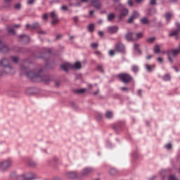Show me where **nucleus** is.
Returning <instances> with one entry per match:
<instances>
[{
    "label": "nucleus",
    "instance_id": "f257e3e1",
    "mask_svg": "<svg viewBox=\"0 0 180 180\" xmlns=\"http://www.w3.org/2000/svg\"><path fill=\"white\" fill-rule=\"evenodd\" d=\"M26 75L30 79H39V81H44L46 84H49L51 81V77L48 75H43V70H39L38 73H34V71L31 70L26 73Z\"/></svg>",
    "mask_w": 180,
    "mask_h": 180
},
{
    "label": "nucleus",
    "instance_id": "f03ea898",
    "mask_svg": "<svg viewBox=\"0 0 180 180\" xmlns=\"http://www.w3.org/2000/svg\"><path fill=\"white\" fill-rule=\"evenodd\" d=\"M0 65L3 67V74H15V69L9 64L8 58H2L0 60Z\"/></svg>",
    "mask_w": 180,
    "mask_h": 180
},
{
    "label": "nucleus",
    "instance_id": "7ed1b4c3",
    "mask_svg": "<svg viewBox=\"0 0 180 180\" xmlns=\"http://www.w3.org/2000/svg\"><path fill=\"white\" fill-rule=\"evenodd\" d=\"M81 63L79 62H76L75 64L71 65L70 63H65L60 65L61 70L68 72L69 70H79L81 69Z\"/></svg>",
    "mask_w": 180,
    "mask_h": 180
},
{
    "label": "nucleus",
    "instance_id": "20e7f679",
    "mask_svg": "<svg viewBox=\"0 0 180 180\" xmlns=\"http://www.w3.org/2000/svg\"><path fill=\"white\" fill-rule=\"evenodd\" d=\"M116 11H119L120 12V16L119 19L120 20H122L124 16H127L129 15V10L127 8H125L124 6L120 4L115 8Z\"/></svg>",
    "mask_w": 180,
    "mask_h": 180
},
{
    "label": "nucleus",
    "instance_id": "39448f33",
    "mask_svg": "<svg viewBox=\"0 0 180 180\" xmlns=\"http://www.w3.org/2000/svg\"><path fill=\"white\" fill-rule=\"evenodd\" d=\"M118 78H120V79L122 81L124 84H129V82L131 81V76L127 73H122L119 75Z\"/></svg>",
    "mask_w": 180,
    "mask_h": 180
},
{
    "label": "nucleus",
    "instance_id": "423d86ee",
    "mask_svg": "<svg viewBox=\"0 0 180 180\" xmlns=\"http://www.w3.org/2000/svg\"><path fill=\"white\" fill-rule=\"evenodd\" d=\"M19 179L22 180H33L36 179V174L34 173H27V174L20 176Z\"/></svg>",
    "mask_w": 180,
    "mask_h": 180
},
{
    "label": "nucleus",
    "instance_id": "0eeeda50",
    "mask_svg": "<svg viewBox=\"0 0 180 180\" xmlns=\"http://www.w3.org/2000/svg\"><path fill=\"white\" fill-rule=\"evenodd\" d=\"M11 165H12V160L11 159H7L0 162V168L1 169H6V168H9Z\"/></svg>",
    "mask_w": 180,
    "mask_h": 180
},
{
    "label": "nucleus",
    "instance_id": "6e6552de",
    "mask_svg": "<svg viewBox=\"0 0 180 180\" xmlns=\"http://www.w3.org/2000/svg\"><path fill=\"white\" fill-rule=\"evenodd\" d=\"M50 16L52 19L51 25H57L58 23L59 20L58 17L57 16V13H56L54 11H52L50 13Z\"/></svg>",
    "mask_w": 180,
    "mask_h": 180
},
{
    "label": "nucleus",
    "instance_id": "1a4fd4ad",
    "mask_svg": "<svg viewBox=\"0 0 180 180\" xmlns=\"http://www.w3.org/2000/svg\"><path fill=\"white\" fill-rule=\"evenodd\" d=\"M125 39L128 41H136V37H134V34L131 32H127L125 34Z\"/></svg>",
    "mask_w": 180,
    "mask_h": 180
},
{
    "label": "nucleus",
    "instance_id": "9d476101",
    "mask_svg": "<svg viewBox=\"0 0 180 180\" xmlns=\"http://www.w3.org/2000/svg\"><path fill=\"white\" fill-rule=\"evenodd\" d=\"M0 51L5 54V53H8L9 51V48L6 44H4V42L0 41Z\"/></svg>",
    "mask_w": 180,
    "mask_h": 180
},
{
    "label": "nucleus",
    "instance_id": "9b49d317",
    "mask_svg": "<svg viewBox=\"0 0 180 180\" xmlns=\"http://www.w3.org/2000/svg\"><path fill=\"white\" fill-rule=\"evenodd\" d=\"M107 30L108 33H110V34H113L115 33H117V31L119 30V27L117 26L108 27L107 28Z\"/></svg>",
    "mask_w": 180,
    "mask_h": 180
},
{
    "label": "nucleus",
    "instance_id": "f8f14e48",
    "mask_svg": "<svg viewBox=\"0 0 180 180\" xmlns=\"http://www.w3.org/2000/svg\"><path fill=\"white\" fill-rule=\"evenodd\" d=\"M91 5L96 9H101L102 4L99 2V0H91Z\"/></svg>",
    "mask_w": 180,
    "mask_h": 180
},
{
    "label": "nucleus",
    "instance_id": "ddd939ff",
    "mask_svg": "<svg viewBox=\"0 0 180 180\" xmlns=\"http://www.w3.org/2000/svg\"><path fill=\"white\" fill-rule=\"evenodd\" d=\"M176 26L177 27V30L170 32L169 36L172 37V36H176V34H179V32H180V25H179V22H176Z\"/></svg>",
    "mask_w": 180,
    "mask_h": 180
},
{
    "label": "nucleus",
    "instance_id": "4468645a",
    "mask_svg": "<svg viewBox=\"0 0 180 180\" xmlns=\"http://www.w3.org/2000/svg\"><path fill=\"white\" fill-rule=\"evenodd\" d=\"M93 171H94V169L91 167L84 168L82 172V175H83V176L89 175V174H91V172H93Z\"/></svg>",
    "mask_w": 180,
    "mask_h": 180
},
{
    "label": "nucleus",
    "instance_id": "2eb2a0df",
    "mask_svg": "<svg viewBox=\"0 0 180 180\" xmlns=\"http://www.w3.org/2000/svg\"><path fill=\"white\" fill-rule=\"evenodd\" d=\"M115 50L116 51H118V53H122V51H124V45L121 43L116 44Z\"/></svg>",
    "mask_w": 180,
    "mask_h": 180
},
{
    "label": "nucleus",
    "instance_id": "dca6fc26",
    "mask_svg": "<svg viewBox=\"0 0 180 180\" xmlns=\"http://www.w3.org/2000/svg\"><path fill=\"white\" fill-rule=\"evenodd\" d=\"M66 177L68 179H75L77 178V172H70L66 173Z\"/></svg>",
    "mask_w": 180,
    "mask_h": 180
},
{
    "label": "nucleus",
    "instance_id": "f3484780",
    "mask_svg": "<svg viewBox=\"0 0 180 180\" xmlns=\"http://www.w3.org/2000/svg\"><path fill=\"white\" fill-rule=\"evenodd\" d=\"M30 38L25 34H22L19 36V41H24L25 43L29 42Z\"/></svg>",
    "mask_w": 180,
    "mask_h": 180
},
{
    "label": "nucleus",
    "instance_id": "a211bd4d",
    "mask_svg": "<svg viewBox=\"0 0 180 180\" xmlns=\"http://www.w3.org/2000/svg\"><path fill=\"white\" fill-rule=\"evenodd\" d=\"M146 70L148 71V72H151L155 68V65H150L148 64L145 65Z\"/></svg>",
    "mask_w": 180,
    "mask_h": 180
},
{
    "label": "nucleus",
    "instance_id": "6ab92c4d",
    "mask_svg": "<svg viewBox=\"0 0 180 180\" xmlns=\"http://www.w3.org/2000/svg\"><path fill=\"white\" fill-rule=\"evenodd\" d=\"M171 18H172V13L167 12L165 14V18L167 20V22H169L171 20Z\"/></svg>",
    "mask_w": 180,
    "mask_h": 180
},
{
    "label": "nucleus",
    "instance_id": "aec40b11",
    "mask_svg": "<svg viewBox=\"0 0 180 180\" xmlns=\"http://www.w3.org/2000/svg\"><path fill=\"white\" fill-rule=\"evenodd\" d=\"M106 119H112L113 117V112L112 111H107L105 114Z\"/></svg>",
    "mask_w": 180,
    "mask_h": 180
},
{
    "label": "nucleus",
    "instance_id": "412c9836",
    "mask_svg": "<svg viewBox=\"0 0 180 180\" xmlns=\"http://www.w3.org/2000/svg\"><path fill=\"white\" fill-rule=\"evenodd\" d=\"M115 18H116V15H115V13H111L108 15V20H109V22H112V20H113Z\"/></svg>",
    "mask_w": 180,
    "mask_h": 180
},
{
    "label": "nucleus",
    "instance_id": "4be33fe9",
    "mask_svg": "<svg viewBox=\"0 0 180 180\" xmlns=\"http://www.w3.org/2000/svg\"><path fill=\"white\" fill-rule=\"evenodd\" d=\"M139 70L140 69H139V66H137L136 65H132V67H131V71L133 72H134L135 74H136V72H139Z\"/></svg>",
    "mask_w": 180,
    "mask_h": 180
},
{
    "label": "nucleus",
    "instance_id": "5701e85b",
    "mask_svg": "<svg viewBox=\"0 0 180 180\" xmlns=\"http://www.w3.org/2000/svg\"><path fill=\"white\" fill-rule=\"evenodd\" d=\"M134 37L136 40H139V39H141V37H143V33L138 32L136 34H134Z\"/></svg>",
    "mask_w": 180,
    "mask_h": 180
},
{
    "label": "nucleus",
    "instance_id": "b1692460",
    "mask_svg": "<svg viewBox=\"0 0 180 180\" xmlns=\"http://www.w3.org/2000/svg\"><path fill=\"white\" fill-rule=\"evenodd\" d=\"M11 60L13 61V63L17 64V63L19 61V58L18 56H11Z\"/></svg>",
    "mask_w": 180,
    "mask_h": 180
},
{
    "label": "nucleus",
    "instance_id": "393cba45",
    "mask_svg": "<svg viewBox=\"0 0 180 180\" xmlns=\"http://www.w3.org/2000/svg\"><path fill=\"white\" fill-rule=\"evenodd\" d=\"M172 50L168 51L167 52V54L168 56V60L170 63H173L174 61L172 60V58H171V54L172 56V52H171Z\"/></svg>",
    "mask_w": 180,
    "mask_h": 180
},
{
    "label": "nucleus",
    "instance_id": "a878e982",
    "mask_svg": "<svg viewBox=\"0 0 180 180\" xmlns=\"http://www.w3.org/2000/svg\"><path fill=\"white\" fill-rule=\"evenodd\" d=\"M28 165H30V167H36L37 165V163L33 160H29Z\"/></svg>",
    "mask_w": 180,
    "mask_h": 180
},
{
    "label": "nucleus",
    "instance_id": "bb28decb",
    "mask_svg": "<svg viewBox=\"0 0 180 180\" xmlns=\"http://www.w3.org/2000/svg\"><path fill=\"white\" fill-rule=\"evenodd\" d=\"M160 51V45H155L154 47V53H155L156 54H158Z\"/></svg>",
    "mask_w": 180,
    "mask_h": 180
},
{
    "label": "nucleus",
    "instance_id": "cd10ccee",
    "mask_svg": "<svg viewBox=\"0 0 180 180\" xmlns=\"http://www.w3.org/2000/svg\"><path fill=\"white\" fill-rule=\"evenodd\" d=\"M134 49L135 50L139 53V54H141V50L140 49V46L137 44H134Z\"/></svg>",
    "mask_w": 180,
    "mask_h": 180
},
{
    "label": "nucleus",
    "instance_id": "c85d7f7f",
    "mask_svg": "<svg viewBox=\"0 0 180 180\" xmlns=\"http://www.w3.org/2000/svg\"><path fill=\"white\" fill-rule=\"evenodd\" d=\"M8 33H9V34H15V30H13V28L8 27Z\"/></svg>",
    "mask_w": 180,
    "mask_h": 180
},
{
    "label": "nucleus",
    "instance_id": "c756f323",
    "mask_svg": "<svg viewBox=\"0 0 180 180\" xmlns=\"http://www.w3.org/2000/svg\"><path fill=\"white\" fill-rule=\"evenodd\" d=\"M131 16L134 19H137V18L139 16V12L134 11Z\"/></svg>",
    "mask_w": 180,
    "mask_h": 180
},
{
    "label": "nucleus",
    "instance_id": "7c9ffc66",
    "mask_svg": "<svg viewBox=\"0 0 180 180\" xmlns=\"http://www.w3.org/2000/svg\"><path fill=\"white\" fill-rule=\"evenodd\" d=\"M157 13V10L155 8H153L148 11V15H155Z\"/></svg>",
    "mask_w": 180,
    "mask_h": 180
},
{
    "label": "nucleus",
    "instance_id": "2f4dec72",
    "mask_svg": "<svg viewBox=\"0 0 180 180\" xmlns=\"http://www.w3.org/2000/svg\"><path fill=\"white\" fill-rule=\"evenodd\" d=\"M141 23L143 25H147L148 23V20L146 18L141 19Z\"/></svg>",
    "mask_w": 180,
    "mask_h": 180
},
{
    "label": "nucleus",
    "instance_id": "473e14b6",
    "mask_svg": "<svg viewBox=\"0 0 180 180\" xmlns=\"http://www.w3.org/2000/svg\"><path fill=\"white\" fill-rule=\"evenodd\" d=\"M85 91H86V89H80L75 90V92H76V94H84V92H85Z\"/></svg>",
    "mask_w": 180,
    "mask_h": 180
},
{
    "label": "nucleus",
    "instance_id": "72a5a7b5",
    "mask_svg": "<svg viewBox=\"0 0 180 180\" xmlns=\"http://www.w3.org/2000/svg\"><path fill=\"white\" fill-rule=\"evenodd\" d=\"M88 28L89 32H94V29H95V25L94 24H90Z\"/></svg>",
    "mask_w": 180,
    "mask_h": 180
},
{
    "label": "nucleus",
    "instance_id": "f704fd0d",
    "mask_svg": "<svg viewBox=\"0 0 180 180\" xmlns=\"http://www.w3.org/2000/svg\"><path fill=\"white\" fill-rule=\"evenodd\" d=\"M164 81H169L171 79V76L169 75H165V77H163Z\"/></svg>",
    "mask_w": 180,
    "mask_h": 180
},
{
    "label": "nucleus",
    "instance_id": "c9c22d12",
    "mask_svg": "<svg viewBox=\"0 0 180 180\" xmlns=\"http://www.w3.org/2000/svg\"><path fill=\"white\" fill-rule=\"evenodd\" d=\"M40 25L38 22L34 23L32 25H31L32 29H37Z\"/></svg>",
    "mask_w": 180,
    "mask_h": 180
},
{
    "label": "nucleus",
    "instance_id": "e433bc0d",
    "mask_svg": "<svg viewBox=\"0 0 180 180\" xmlns=\"http://www.w3.org/2000/svg\"><path fill=\"white\" fill-rule=\"evenodd\" d=\"M21 6H22L20 5V4L18 3V4H15L14 8H15V9H17L18 11H19V10H20Z\"/></svg>",
    "mask_w": 180,
    "mask_h": 180
},
{
    "label": "nucleus",
    "instance_id": "4c0bfd02",
    "mask_svg": "<svg viewBox=\"0 0 180 180\" xmlns=\"http://www.w3.org/2000/svg\"><path fill=\"white\" fill-rule=\"evenodd\" d=\"M97 70L100 72H103V68L102 67V65H98L97 66Z\"/></svg>",
    "mask_w": 180,
    "mask_h": 180
},
{
    "label": "nucleus",
    "instance_id": "58836bf2",
    "mask_svg": "<svg viewBox=\"0 0 180 180\" xmlns=\"http://www.w3.org/2000/svg\"><path fill=\"white\" fill-rule=\"evenodd\" d=\"M42 19L44 20H47V19H49V14L47 13H44L42 15Z\"/></svg>",
    "mask_w": 180,
    "mask_h": 180
},
{
    "label": "nucleus",
    "instance_id": "ea45409f",
    "mask_svg": "<svg viewBox=\"0 0 180 180\" xmlns=\"http://www.w3.org/2000/svg\"><path fill=\"white\" fill-rule=\"evenodd\" d=\"M134 19H136V18H134L133 16L131 15L130 18H129V20H127V23H132Z\"/></svg>",
    "mask_w": 180,
    "mask_h": 180
},
{
    "label": "nucleus",
    "instance_id": "a19ab883",
    "mask_svg": "<svg viewBox=\"0 0 180 180\" xmlns=\"http://www.w3.org/2000/svg\"><path fill=\"white\" fill-rule=\"evenodd\" d=\"M34 1L36 0H27V5H33L34 4Z\"/></svg>",
    "mask_w": 180,
    "mask_h": 180
},
{
    "label": "nucleus",
    "instance_id": "79ce46f5",
    "mask_svg": "<svg viewBox=\"0 0 180 180\" xmlns=\"http://www.w3.org/2000/svg\"><path fill=\"white\" fill-rule=\"evenodd\" d=\"M154 40H155V38H154V37H150V38H148V39H147V41H148V43H153V41H154Z\"/></svg>",
    "mask_w": 180,
    "mask_h": 180
},
{
    "label": "nucleus",
    "instance_id": "37998d69",
    "mask_svg": "<svg viewBox=\"0 0 180 180\" xmlns=\"http://www.w3.org/2000/svg\"><path fill=\"white\" fill-rule=\"evenodd\" d=\"M61 11H68V6H62L60 7Z\"/></svg>",
    "mask_w": 180,
    "mask_h": 180
},
{
    "label": "nucleus",
    "instance_id": "c03bdc74",
    "mask_svg": "<svg viewBox=\"0 0 180 180\" xmlns=\"http://www.w3.org/2000/svg\"><path fill=\"white\" fill-rule=\"evenodd\" d=\"M110 174L111 175H115V174H116V169H111L110 171Z\"/></svg>",
    "mask_w": 180,
    "mask_h": 180
},
{
    "label": "nucleus",
    "instance_id": "a18cd8bd",
    "mask_svg": "<svg viewBox=\"0 0 180 180\" xmlns=\"http://www.w3.org/2000/svg\"><path fill=\"white\" fill-rule=\"evenodd\" d=\"M91 46L92 49H96V47H98V43H92Z\"/></svg>",
    "mask_w": 180,
    "mask_h": 180
},
{
    "label": "nucleus",
    "instance_id": "49530a36",
    "mask_svg": "<svg viewBox=\"0 0 180 180\" xmlns=\"http://www.w3.org/2000/svg\"><path fill=\"white\" fill-rule=\"evenodd\" d=\"M150 5H157V1L156 0H150Z\"/></svg>",
    "mask_w": 180,
    "mask_h": 180
},
{
    "label": "nucleus",
    "instance_id": "de8ad7c7",
    "mask_svg": "<svg viewBox=\"0 0 180 180\" xmlns=\"http://www.w3.org/2000/svg\"><path fill=\"white\" fill-rule=\"evenodd\" d=\"M121 91H123V92H127L129 89L127 87H121Z\"/></svg>",
    "mask_w": 180,
    "mask_h": 180
},
{
    "label": "nucleus",
    "instance_id": "09e8293b",
    "mask_svg": "<svg viewBox=\"0 0 180 180\" xmlns=\"http://www.w3.org/2000/svg\"><path fill=\"white\" fill-rule=\"evenodd\" d=\"M96 118L98 119V120H101V119H102V114L101 113L97 114Z\"/></svg>",
    "mask_w": 180,
    "mask_h": 180
},
{
    "label": "nucleus",
    "instance_id": "8fccbe9b",
    "mask_svg": "<svg viewBox=\"0 0 180 180\" xmlns=\"http://www.w3.org/2000/svg\"><path fill=\"white\" fill-rule=\"evenodd\" d=\"M171 147H172L171 143H168V144L165 145V148H167V150H170Z\"/></svg>",
    "mask_w": 180,
    "mask_h": 180
},
{
    "label": "nucleus",
    "instance_id": "3c124183",
    "mask_svg": "<svg viewBox=\"0 0 180 180\" xmlns=\"http://www.w3.org/2000/svg\"><path fill=\"white\" fill-rule=\"evenodd\" d=\"M21 71L22 73H25L26 72V68H25L24 66H21V68H20Z\"/></svg>",
    "mask_w": 180,
    "mask_h": 180
},
{
    "label": "nucleus",
    "instance_id": "603ef678",
    "mask_svg": "<svg viewBox=\"0 0 180 180\" xmlns=\"http://www.w3.org/2000/svg\"><path fill=\"white\" fill-rule=\"evenodd\" d=\"M157 61H158V63H162V61H164V60L162 59V58L159 57V58H158Z\"/></svg>",
    "mask_w": 180,
    "mask_h": 180
},
{
    "label": "nucleus",
    "instance_id": "864d4df0",
    "mask_svg": "<svg viewBox=\"0 0 180 180\" xmlns=\"http://www.w3.org/2000/svg\"><path fill=\"white\" fill-rule=\"evenodd\" d=\"M109 54H110V56H115V51L110 50V51H109Z\"/></svg>",
    "mask_w": 180,
    "mask_h": 180
},
{
    "label": "nucleus",
    "instance_id": "5fc2aeb1",
    "mask_svg": "<svg viewBox=\"0 0 180 180\" xmlns=\"http://www.w3.org/2000/svg\"><path fill=\"white\" fill-rule=\"evenodd\" d=\"M128 5H129V6H133V1L129 0L128 1Z\"/></svg>",
    "mask_w": 180,
    "mask_h": 180
},
{
    "label": "nucleus",
    "instance_id": "6e6d98bb",
    "mask_svg": "<svg viewBox=\"0 0 180 180\" xmlns=\"http://www.w3.org/2000/svg\"><path fill=\"white\" fill-rule=\"evenodd\" d=\"M39 34H46V31L40 30L38 32Z\"/></svg>",
    "mask_w": 180,
    "mask_h": 180
},
{
    "label": "nucleus",
    "instance_id": "4d7b16f0",
    "mask_svg": "<svg viewBox=\"0 0 180 180\" xmlns=\"http://www.w3.org/2000/svg\"><path fill=\"white\" fill-rule=\"evenodd\" d=\"M73 20H74L75 23H77V22H78V17H74Z\"/></svg>",
    "mask_w": 180,
    "mask_h": 180
},
{
    "label": "nucleus",
    "instance_id": "13d9d810",
    "mask_svg": "<svg viewBox=\"0 0 180 180\" xmlns=\"http://www.w3.org/2000/svg\"><path fill=\"white\" fill-rule=\"evenodd\" d=\"M98 36H100L101 37H102V36H103V32L99 31V32H98Z\"/></svg>",
    "mask_w": 180,
    "mask_h": 180
},
{
    "label": "nucleus",
    "instance_id": "bf43d9fd",
    "mask_svg": "<svg viewBox=\"0 0 180 180\" xmlns=\"http://www.w3.org/2000/svg\"><path fill=\"white\" fill-rule=\"evenodd\" d=\"M153 56L151 55H148L146 58L147 60H150V58H152Z\"/></svg>",
    "mask_w": 180,
    "mask_h": 180
},
{
    "label": "nucleus",
    "instance_id": "052dcab7",
    "mask_svg": "<svg viewBox=\"0 0 180 180\" xmlns=\"http://www.w3.org/2000/svg\"><path fill=\"white\" fill-rule=\"evenodd\" d=\"M59 39H61V35L60 34L56 36V40H58Z\"/></svg>",
    "mask_w": 180,
    "mask_h": 180
},
{
    "label": "nucleus",
    "instance_id": "680f3d73",
    "mask_svg": "<svg viewBox=\"0 0 180 180\" xmlns=\"http://www.w3.org/2000/svg\"><path fill=\"white\" fill-rule=\"evenodd\" d=\"M98 94H99V90H97L96 91H95L94 93V95H98Z\"/></svg>",
    "mask_w": 180,
    "mask_h": 180
},
{
    "label": "nucleus",
    "instance_id": "e2e57ef3",
    "mask_svg": "<svg viewBox=\"0 0 180 180\" xmlns=\"http://www.w3.org/2000/svg\"><path fill=\"white\" fill-rule=\"evenodd\" d=\"M154 179H155V176H152L148 179V180H154Z\"/></svg>",
    "mask_w": 180,
    "mask_h": 180
},
{
    "label": "nucleus",
    "instance_id": "0e129e2a",
    "mask_svg": "<svg viewBox=\"0 0 180 180\" xmlns=\"http://www.w3.org/2000/svg\"><path fill=\"white\" fill-rule=\"evenodd\" d=\"M95 54H96L97 56H101V53L99 51H96Z\"/></svg>",
    "mask_w": 180,
    "mask_h": 180
},
{
    "label": "nucleus",
    "instance_id": "69168bd1",
    "mask_svg": "<svg viewBox=\"0 0 180 180\" xmlns=\"http://www.w3.org/2000/svg\"><path fill=\"white\" fill-rule=\"evenodd\" d=\"M141 92H142V91L141 89L139 90V96H141Z\"/></svg>",
    "mask_w": 180,
    "mask_h": 180
},
{
    "label": "nucleus",
    "instance_id": "338daca9",
    "mask_svg": "<svg viewBox=\"0 0 180 180\" xmlns=\"http://www.w3.org/2000/svg\"><path fill=\"white\" fill-rule=\"evenodd\" d=\"M53 180H61V179H60L59 177H55Z\"/></svg>",
    "mask_w": 180,
    "mask_h": 180
},
{
    "label": "nucleus",
    "instance_id": "774afa93",
    "mask_svg": "<svg viewBox=\"0 0 180 180\" xmlns=\"http://www.w3.org/2000/svg\"><path fill=\"white\" fill-rule=\"evenodd\" d=\"M94 11H89V14H90V15H94Z\"/></svg>",
    "mask_w": 180,
    "mask_h": 180
}]
</instances>
